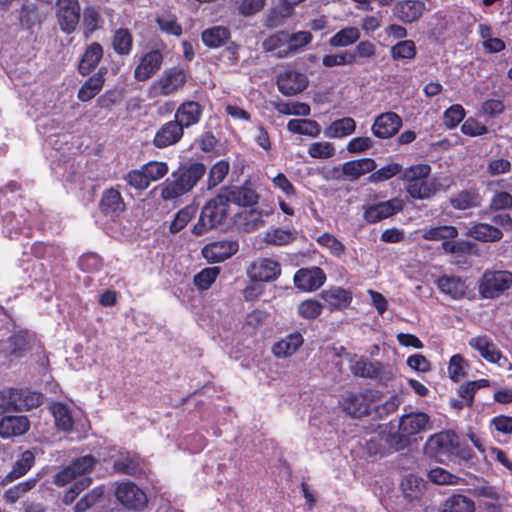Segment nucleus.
Instances as JSON below:
<instances>
[{"label": "nucleus", "mask_w": 512, "mask_h": 512, "mask_svg": "<svg viewBox=\"0 0 512 512\" xmlns=\"http://www.w3.org/2000/svg\"><path fill=\"white\" fill-rule=\"evenodd\" d=\"M207 168L199 161L181 163L160 186L164 201L175 200L191 192L206 174Z\"/></svg>", "instance_id": "nucleus-1"}, {"label": "nucleus", "mask_w": 512, "mask_h": 512, "mask_svg": "<svg viewBox=\"0 0 512 512\" xmlns=\"http://www.w3.org/2000/svg\"><path fill=\"white\" fill-rule=\"evenodd\" d=\"M431 166L426 163L411 165L402 170L400 179L405 183V190L412 199L425 200L437 192L434 182H428Z\"/></svg>", "instance_id": "nucleus-2"}, {"label": "nucleus", "mask_w": 512, "mask_h": 512, "mask_svg": "<svg viewBox=\"0 0 512 512\" xmlns=\"http://www.w3.org/2000/svg\"><path fill=\"white\" fill-rule=\"evenodd\" d=\"M230 214V206L227 199L220 192L203 206L197 223L192 228V233L201 236L208 231L223 225Z\"/></svg>", "instance_id": "nucleus-3"}, {"label": "nucleus", "mask_w": 512, "mask_h": 512, "mask_svg": "<svg viewBox=\"0 0 512 512\" xmlns=\"http://www.w3.org/2000/svg\"><path fill=\"white\" fill-rule=\"evenodd\" d=\"M430 416L425 412H412L400 418L396 449H404L411 443V437L431 428Z\"/></svg>", "instance_id": "nucleus-4"}, {"label": "nucleus", "mask_w": 512, "mask_h": 512, "mask_svg": "<svg viewBox=\"0 0 512 512\" xmlns=\"http://www.w3.org/2000/svg\"><path fill=\"white\" fill-rule=\"evenodd\" d=\"M456 440L457 434L451 430L433 434L424 445V453L439 463L447 464L453 460Z\"/></svg>", "instance_id": "nucleus-5"}, {"label": "nucleus", "mask_w": 512, "mask_h": 512, "mask_svg": "<svg viewBox=\"0 0 512 512\" xmlns=\"http://www.w3.org/2000/svg\"><path fill=\"white\" fill-rule=\"evenodd\" d=\"M190 75L189 72L179 66L167 68L161 76L153 82L150 93L153 96H170L182 90Z\"/></svg>", "instance_id": "nucleus-6"}, {"label": "nucleus", "mask_w": 512, "mask_h": 512, "mask_svg": "<svg viewBox=\"0 0 512 512\" xmlns=\"http://www.w3.org/2000/svg\"><path fill=\"white\" fill-rule=\"evenodd\" d=\"M512 286V272L508 270H486L479 282V293L483 298L493 299Z\"/></svg>", "instance_id": "nucleus-7"}, {"label": "nucleus", "mask_w": 512, "mask_h": 512, "mask_svg": "<svg viewBox=\"0 0 512 512\" xmlns=\"http://www.w3.org/2000/svg\"><path fill=\"white\" fill-rule=\"evenodd\" d=\"M55 17L63 33L67 35L74 33L81 19L79 0H56Z\"/></svg>", "instance_id": "nucleus-8"}, {"label": "nucleus", "mask_w": 512, "mask_h": 512, "mask_svg": "<svg viewBox=\"0 0 512 512\" xmlns=\"http://www.w3.org/2000/svg\"><path fill=\"white\" fill-rule=\"evenodd\" d=\"M220 193L225 196L229 205L233 203L241 207H252L259 201V194L250 180H245L240 186H224Z\"/></svg>", "instance_id": "nucleus-9"}, {"label": "nucleus", "mask_w": 512, "mask_h": 512, "mask_svg": "<svg viewBox=\"0 0 512 512\" xmlns=\"http://www.w3.org/2000/svg\"><path fill=\"white\" fill-rule=\"evenodd\" d=\"M404 202L395 197L387 201L364 205L363 218L369 224L378 223L401 212Z\"/></svg>", "instance_id": "nucleus-10"}, {"label": "nucleus", "mask_w": 512, "mask_h": 512, "mask_svg": "<svg viewBox=\"0 0 512 512\" xmlns=\"http://www.w3.org/2000/svg\"><path fill=\"white\" fill-rule=\"evenodd\" d=\"M117 500L128 510L142 511L147 506V496L133 482H122L115 490Z\"/></svg>", "instance_id": "nucleus-11"}, {"label": "nucleus", "mask_w": 512, "mask_h": 512, "mask_svg": "<svg viewBox=\"0 0 512 512\" xmlns=\"http://www.w3.org/2000/svg\"><path fill=\"white\" fill-rule=\"evenodd\" d=\"M351 372L356 377L373 379L384 386H387L393 378L391 369L379 361H356L351 367Z\"/></svg>", "instance_id": "nucleus-12"}, {"label": "nucleus", "mask_w": 512, "mask_h": 512, "mask_svg": "<svg viewBox=\"0 0 512 512\" xmlns=\"http://www.w3.org/2000/svg\"><path fill=\"white\" fill-rule=\"evenodd\" d=\"M164 55L159 49H151L145 52L134 69V78L139 82H145L153 77L162 67Z\"/></svg>", "instance_id": "nucleus-13"}, {"label": "nucleus", "mask_w": 512, "mask_h": 512, "mask_svg": "<svg viewBox=\"0 0 512 512\" xmlns=\"http://www.w3.org/2000/svg\"><path fill=\"white\" fill-rule=\"evenodd\" d=\"M185 129L175 119L162 124L154 134L152 144L155 148L164 149L178 144L184 137Z\"/></svg>", "instance_id": "nucleus-14"}, {"label": "nucleus", "mask_w": 512, "mask_h": 512, "mask_svg": "<svg viewBox=\"0 0 512 512\" xmlns=\"http://www.w3.org/2000/svg\"><path fill=\"white\" fill-rule=\"evenodd\" d=\"M101 214L105 217L115 219L127 209L126 203L117 187L104 189L98 203Z\"/></svg>", "instance_id": "nucleus-15"}, {"label": "nucleus", "mask_w": 512, "mask_h": 512, "mask_svg": "<svg viewBox=\"0 0 512 512\" xmlns=\"http://www.w3.org/2000/svg\"><path fill=\"white\" fill-rule=\"evenodd\" d=\"M2 397L8 398V403L13 410L23 411L31 410L42 404V394L38 392H28L18 388H9L1 391Z\"/></svg>", "instance_id": "nucleus-16"}, {"label": "nucleus", "mask_w": 512, "mask_h": 512, "mask_svg": "<svg viewBox=\"0 0 512 512\" xmlns=\"http://www.w3.org/2000/svg\"><path fill=\"white\" fill-rule=\"evenodd\" d=\"M326 281L324 270L318 266L301 268L294 275L295 286L305 292L319 289Z\"/></svg>", "instance_id": "nucleus-17"}, {"label": "nucleus", "mask_w": 512, "mask_h": 512, "mask_svg": "<svg viewBox=\"0 0 512 512\" xmlns=\"http://www.w3.org/2000/svg\"><path fill=\"white\" fill-rule=\"evenodd\" d=\"M239 249L236 240H220L206 244L202 248V256L209 263H219L233 256Z\"/></svg>", "instance_id": "nucleus-18"}, {"label": "nucleus", "mask_w": 512, "mask_h": 512, "mask_svg": "<svg viewBox=\"0 0 512 512\" xmlns=\"http://www.w3.org/2000/svg\"><path fill=\"white\" fill-rule=\"evenodd\" d=\"M402 127V118L395 112L378 115L371 127L372 133L379 139H388L398 133Z\"/></svg>", "instance_id": "nucleus-19"}, {"label": "nucleus", "mask_w": 512, "mask_h": 512, "mask_svg": "<svg viewBox=\"0 0 512 512\" xmlns=\"http://www.w3.org/2000/svg\"><path fill=\"white\" fill-rule=\"evenodd\" d=\"M145 461L137 453L121 452L114 460L113 470L117 474L139 476L145 473Z\"/></svg>", "instance_id": "nucleus-20"}, {"label": "nucleus", "mask_w": 512, "mask_h": 512, "mask_svg": "<svg viewBox=\"0 0 512 512\" xmlns=\"http://www.w3.org/2000/svg\"><path fill=\"white\" fill-rule=\"evenodd\" d=\"M308 81L304 74L287 70L277 77L278 90L285 96H294L307 88Z\"/></svg>", "instance_id": "nucleus-21"}, {"label": "nucleus", "mask_w": 512, "mask_h": 512, "mask_svg": "<svg viewBox=\"0 0 512 512\" xmlns=\"http://www.w3.org/2000/svg\"><path fill=\"white\" fill-rule=\"evenodd\" d=\"M204 107L194 100H185L175 110L174 119L184 129L197 125L203 116Z\"/></svg>", "instance_id": "nucleus-22"}, {"label": "nucleus", "mask_w": 512, "mask_h": 512, "mask_svg": "<svg viewBox=\"0 0 512 512\" xmlns=\"http://www.w3.org/2000/svg\"><path fill=\"white\" fill-rule=\"evenodd\" d=\"M107 73L108 68L101 66L94 74L89 75L77 92L78 100L88 102L96 97L105 85Z\"/></svg>", "instance_id": "nucleus-23"}, {"label": "nucleus", "mask_w": 512, "mask_h": 512, "mask_svg": "<svg viewBox=\"0 0 512 512\" xmlns=\"http://www.w3.org/2000/svg\"><path fill=\"white\" fill-rule=\"evenodd\" d=\"M280 274V264L270 258H263L253 263L248 270L250 279L255 282H270L277 279Z\"/></svg>", "instance_id": "nucleus-24"}, {"label": "nucleus", "mask_w": 512, "mask_h": 512, "mask_svg": "<svg viewBox=\"0 0 512 512\" xmlns=\"http://www.w3.org/2000/svg\"><path fill=\"white\" fill-rule=\"evenodd\" d=\"M30 429V420L25 415H4L0 419V437L9 439L26 434Z\"/></svg>", "instance_id": "nucleus-25"}, {"label": "nucleus", "mask_w": 512, "mask_h": 512, "mask_svg": "<svg viewBox=\"0 0 512 512\" xmlns=\"http://www.w3.org/2000/svg\"><path fill=\"white\" fill-rule=\"evenodd\" d=\"M103 55V46L99 42L90 43L78 61L77 72L83 77L89 76L99 65Z\"/></svg>", "instance_id": "nucleus-26"}, {"label": "nucleus", "mask_w": 512, "mask_h": 512, "mask_svg": "<svg viewBox=\"0 0 512 512\" xmlns=\"http://www.w3.org/2000/svg\"><path fill=\"white\" fill-rule=\"evenodd\" d=\"M425 8L421 0H402L395 4L393 14L399 21L410 24L421 18Z\"/></svg>", "instance_id": "nucleus-27"}, {"label": "nucleus", "mask_w": 512, "mask_h": 512, "mask_svg": "<svg viewBox=\"0 0 512 512\" xmlns=\"http://www.w3.org/2000/svg\"><path fill=\"white\" fill-rule=\"evenodd\" d=\"M47 18V8L34 2L26 1L22 4L19 20L22 27L32 29L41 25Z\"/></svg>", "instance_id": "nucleus-28"}, {"label": "nucleus", "mask_w": 512, "mask_h": 512, "mask_svg": "<svg viewBox=\"0 0 512 512\" xmlns=\"http://www.w3.org/2000/svg\"><path fill=\"white\" fill-rule=\"evenodd\" d=\"M330 311L340 310L348 307L352 302V293L342 287H331L320 293Z\"/></svg>", "instance_id": "nucleus-29"}, {"label": "nucleus", "mask_w": 512, "mask_h": 512, "mask_svg": "<svg viewBox=\"0 0 512 512\" xmlns=\"http://www.w3.org/2000/svg\"><path fill=\"white\" fill-rule=\"evenodd\" d=\"M111 47L114 53L120 57L129 56L134 47V37L129 28L120 27L113 31Z\"/></svg>", "instance_id": "nucleus-30"}, {"label": "nucleus", "mask_w": 512, "mask_h": 512, "mask_svg": "<svg viewBox=\"0 0 512 512\" xmlns=\"http://www.w3.org/2000/svg\"><path fill=\"white\" fill-rule=\"evenodd\" d=\"M304 342L300 332L295 331L285 338L277 341L272 346V352L277 358H287L296 353Z\"/></svg>", "instance_id": "nucleus-31"}, {"label": "nucleus", "mask_w": 512, "mask_h": 512, "mask_svg": "<svg viewBox=\"0 0 512 512\" xmlns=\"http://www.w3.org/2000/svg\"><path fill=\"white\" fill-rule=\"evenodd\" d=\"M449 203L455 210H468L480 207L482 197L476 188L464 189L451 197Z\"/></svg>", "instance_id": "nucleus-32"}, {"label": "nucleus", "mask_w": 512, "mask_h": 512, "mask_svg": "<svg viewBox=\"0 0 512 512\" xmlns=\"http://www.w3.org/2000/svg\"><path fill=\"white\" fill-rule=\"evenodd\" d=\"M231 38V31L225 26H213L201 32L203 44L210 49H217L224 46Z\"/></svg>", "instance_id": "nucleus-33"}, {"label": "nucleus", "mask_w": 512, "mask_h": 512, "mask_svg": "<svg viewBox=\"0 0 512 512\" xmlns=\"http://www.w3.org/2000/svg\"><path fill=\"white\" fill-rule=\"evenodd\" d=\"M438 289L452 299H461L465 296L468 286L465 280L456 276H441L436 281Z\"/></svg>", "instance_id": "nucleus-34"}, {"label": "nucleus", "mask_w": 512, "mask_h": 512, "mask_svg": "<svg viewBox=\"0 0 512 512\" xmlns=\"http://www.w3.org/2000/svg\"><path fill=\"white\" fill-rule=\"evenodd\" d=\"M469 345L473 349L477 350L480 355L488 362L498 363L502 358L501 351L486 335L472 338L469 341Z\"/></svg>", "instance_id": "nucleus-35"}, {"label": "nucleus", "mask_w": 512, "mask_h": 512, "mask_svg": "<svg viewBox=\"0 0 512 512\" xmlns=\"http://www.w3.org/2000/svg\"><path fill=\"white\" fill-rule=\"evenodd\" d=\"M467 235L476 241L486 243L501 240L503 232L496 226L484 222H478L469 228Z\"/></svg>", "instance_id": "nucleus-36"}, {"label": "nucleus", "mask_w": 512, "mask_h": 512, "mask_svg": "<svg viewBox=\"0 0 512 512\" xmlns=\"http://www.w3.org/2000/svg\"><path fill=\"white\" fill-rule=\"evenodd\" d=\"M35 464V454L31 450H25L15 461L10 472L6 475L3 482H13L28 473Z\"/></svg>", "instance_id": "nucleus-37"}, {"label": "nucleus", "mask_w": 512, "mask_h": 512, "mask_svg": "<svg viewBox=\"0 0 512 512\" xmlns=\"http://www.w3.org/2000/svg\"><path fill=\"white\" fill-rule=\"evenodd\" d=\"M376 167L377 163L374 159L361 158L345 162L342 166V172L345 176L356 180L364 174H371V172L374 171Z\"/></svg>", "instance_id": "nucleus-38"}, {"label": "nucleus", "mask_w": 512, "mask_h": 512, "mask_svg": "<svg viewBox=\"0 0 512 512\" xmlns=\"http://www.w3.org/2000/svg\"><path fill=\"white\" fill-rule=\"evenodd\" d=\"M341 405L347 414L355 418H361L370 414L361 393L347 392L342 398Z\"/></svg>", "instance_id": "nucleus-39"}, {"label": "nucleus", "mask_w": 512, "mask_h": 512, "mask_svg": "<svg viewBox=\"0 0 512 512\" xmlns=\"http://www.w3.org/2000/svg\"><path fill=\"white\" fill-rule=\"evenodd\" d=\"M400 487L404 498L408 501H413L422 497L426 483L421 477L410 473L402 479Z\"/></svg>", "instance_id": "nucleus-40"}, {"label": "nucleus", "mask_w": 512, "mask_h": 512, "mask_svg": "<svg viewBox=\"0 0 512 512\" xmlns=\"http://www.w3.org/2000/svg\"><path fill=\"white\" fill-rule=\"evenodd\" d=\"M49 410L54 417V422L58 430L67 433L73 430L74 421L72 413L65 403L53 402Z\"/></svg>", "instance_id": "nucleus-41"}, {"label": "nucleus", "mask_w": 512, "mask_h": 512, "mask_svg": "<svg viewBox=\"0 0 512 512\" xmlns=\"http://www.w3.org/2000/svg\"><path fill=\"white\" fill-rule=\"evenodd\" d=\"M356 130V121L352 117H343L332 121L324 129L328 138H344L353 134Z\"/></svg>", "instance_id": "nucleus-42"}, {"label": "nucleus", "mask_w": 512, "mask_h": 512, "mask_svg": "<svg viewBox=\"0 0 512 512\" xmlns=\"http://www.w3.org/2000/svg\"><path fill=\"white\" fill-rule=\"evenodd\" d=\"M82 24L84 36L89 37L103 27V18L100 8L95 5L86 6L83 10Z\"/></svg>", "instance_id": "nucleus-43"}, {"label": "nucleus", "mask_w": 512, "mask_h": 512, "mask_svg": "<svg viewBox=\"0 0 512 512\" xmlns=\"http://www.w3.org/2000/svg\"><path fill=\"white\" fill-rule=\"evenodd\" d=\"M289 132L298 135L318 137L321 127L317 121L312 119H290L287 123Z\"/></svg>", "instance_id": "nucleus-44"}, {"label": "nucleus", "mask_w": 512, "mask_h": 512, "mask_svg": "<svg viewBox=\"0 0 512 512\" xmlns=\"http://www.w3.org/2000/svg\"><path fill=\"white\" fill-rule=\"evenodd\" d=\"M403 166L397 162H389L380 169H375L368 176L367 180L369 183L378 184L384 181L390 180L391 178L401 175Z\"/></svg>", "instance_id": "nucleus-45"}, {"label": "nucleus", "mask_w": 512, "mask_h": 512, "mask_svg": "<svg viewBox=\"0 0 512 512\" xmlns=\"http://www.w3.org/2000/svg\"><path fill=\"white\" fill-rule=\"evenodd\" d=\"M38 478H29L25 481L19 482L16 485L8 488L4 493V500L7 503L13 504L23 497L27 492L31 491L37 485Z\"/></svg>", "instance_id": "nucleus-46"}, {"label": "nucleus", "mask_w": 512, "mask_h": 512, "mask_svg": "<svg viewBox=\"0 0 512 512\" xmlns=\"http://www.w3.org/2000/svg\"><path fill=\"white\" fill-rule=\"evenodd\" d=\"M160 31L167 35L180 37L183 34L182 25L178 22L174 14L167 13L155 18Z\"/></svg>", "instance_id": "nucleus-47"}, {"label": "nucleus", "mask_w": 512, "mask_h": 512, "mask_svg": "<svg viewBox=\"0 0 512 512\" xmlns=\"http://www.w3.org/2000/svg\"><path fill=\"white\" fill-rule=\"evenodd\" d=\"M230 170V163L227 160H219L211 166L207 177V187L212 189L224 181Z\"/></svg>", "instance_id": "nucleus-48"}, {"label": "nucleus", "mask_w": 512, "mask_h": 512, "mask_svg": "<svg viewBox=\"0 0 512 512\" xmlns=\"http://www.w3.org/2000/svg\"><path fill=\"white\" fill-rule=\"evenodd\" d=\"M295 232L283 228H270L264 236L267 244L275 246H284L295 240Z\"/></svg>", "instance_id": "nucleus-49"}, {"label": "nucleus", "mask_w": 512, "mask_h": 512, "mask_svg": "<svg viewBox=\"0 0 512 512\" xmlns=\"http://www.w3.org/2000/svg\"><path fill=\"white\" fill-rule=\"evenodd\" d=\"M458 236V230L451 225H440L424 230L422 238L428 241L451 240Z\"/></svg>", "instance_id": "nucleus-50"}, {"label": "nucleus", "mask_w": 512, "mask_h": 512, "mask_svg": "<svg viewBox=\"0 0 512 512\" xmlns=\"http://www.w3.org/2000/svg\"><path fill=\"white\" fill-rule=\"evenodd\" d=\"M360 38V31L356 27H347L333 35L329 44L333 47H346L354 44Z\"/></svg>", "instance_id": "nucleus-51"}, {"label": "nucleus", "mask_w": 512, "mask_h": 512, "mask_svg": "<svg viewBox=\"0 0 512 512\" xmlns=\"http://www.w3.org/2000/svg\"><path fill=\"white\" fill-rule=\"evenodd\" d=\"M393 60H413L417 54V48L413 40H401L391 47Z\"/></svg>", "instance_id": "nucleus-52"}, {"label": "nucleus", "mask_w": 512, "mask_h": 512, "mask_svg": "<svg viewBox=\"0 0 512 512\" xmlns=\"http://www.w3.org/2000/svg\"><path fill=\"white\" fill-rule=\"evenodd\" d=\"M474 502L464 495H453L445 501L443 512H474Z\"/></svg>", "instance_id": "nucleus-53"}, {"label": "nucleus", "mask_w": 512, "mask_h": 512, "mask_svg": "<svg viewBox=\"0 0 512 512\" xmlns=\"http://www.w3.org/2000/svg\"><path fill=\"white\" fill-rule=\"evenodd\" d=\"M197 207L194 205H187L180 209L172 220L169 231L173 234L180 232L184 229L191 219L195 216Z\"/></svg>", "instance_id": "nucleus-54"}, {"label": "nucleus", "mask_w": 512, "mask_h": 512, "mask_svg": "<svg viewBox=\"0 0 512 512\" xmlns=\"http://www.w3.org/2000/svg\"><path fill=\"white\" fill-rule=\"evenodd\" d=\"M123 97L122 89L117 87L108 89L97 98L96 106L100 109L111 111L113 107L122 102Z\"/></svg>", "instance_id": "nucleus-55"}, {"label": "nucleus", "mask_w": 512, "mask_h": 512, "mask_svg": "<svg viewBox=\"0 0 512 512\" xmlns=\"http://www.w3.org/2000/svg\"><path fill=\"white\" fill-rule=\"evenodd\" d=\"M220 272V267L204 268L194 276V285L201 291L207 290L216 281Z\"/></svg>", "instance_id": "nucleus-56"}, {"label": "nucleus", "mask_w": 512, "mask_h": 512, "mask_svg": "<svg viewBox=\"0 0 512 512\" xmlns=\"http://www.w3.org/2000/svg\"><path fill=\"white\" fill-rule=\"evenodd\" d=\"M237 216L239 220H243V222H239V226H241L245 232H252L264 224L262 213L253 208L249 211L239 213Z\"/></svg>", "instance_id": "nucleus-57"}, {"label": "nucleus", "mask_w": 512, "mask_h": 512, "mask_svg": "<svg viewBox=\"0 0 512 512\" xmlns=\"http://www.w3.org/2000/svg\"><path fill=\"white\" fill-rule=\"evenodd\" d=\"M274 108L284 115H298L307 117L311 114V108L307 103L303 102H279L274 105Z\"/></svg>", "instance_id": "nucleus-58"}, {"label": "nucleus", "mask_w": 512, "mask_h": 512, "mask_svg": "<svg viewBox=\"0 0 512 512\" xmlns=\"http://www.w3.org/2000/svg\"><path fill=\"white\" fill-rule=\"evenodd\" d=\"M322 310V304L315 299H306L297 307L299 316L306 320H314L318 318L321 315Z\"/></svg>", "instance_id": "nucleus-59"}, {"label": "nucleus", "mask_w": 512, "mask_h": 512, "mask_svg": "<svg viewBox=\"0 0 512 512\" xmlns=\"http://www.w3.org/2000/svg\"><path fill=\"white\" fill-rule=\"evenodd\" d=\"M97 460L92 455H85L79 458L74 459L68 466L71 468L76 477L85 475L91 472Z\"/></svg>", "instance_id": "nucleus-60"}, {"label": "nucleus", "mask_w": 512, "mask_h": 512, "mask_svg": "<svg viewBox=\"0 0 512 512\" xmlns=\"http://www.w3.org/2000/svg\"><path fill=\"white\" fill-rule=\"evenodd\" d=\"M466 112L462 105L454 104L445 110L443 114L444 125L448 129L457 127L465 118Z\"/></svg>", "instance_id": "nucleus-61"}, {"label": "nucleus", "mask_w": 512, "mask_h": 512, "mask_svg": "<svg viewBox=\"0 0 512 512\" xmlns=\"http://www.w3.org/2000/svg\"><path fill=\"white\" fill-rule=\"evenodd\" d=\"M431 482L438 485H455L459 483L460 477L450 473L444 468H433L428 472Z\"/></svg>", "instance_id": "nucleus-62"}, {"label": "nucleus", "mask_w": 512, "mask_h": 512, "mask_svg": "<svg viewBox=\"0 0 512 512\" xmlns=\"http://www.w3.org/2000/svg\"><path fill=\"white\" fill-rule=\"evenodd\" d=\"M141 167L150 183L163 178L169 171L168 164L162 161H150Z\"/></svg>", "instance_id": "nucleus-63"}, {"label": "nucleus", "mask_w": 512, "mask_h": 512, "mask_svg": "<svg viewBox=\"0 0 512 512\" xmlns=\"http://www.w3.org/2000/svg\"><path fill=\"white\" fill-rule=\"evenodd\" d=\"M102 264V258L93 252L84 253L78 260V268L87 273L100 270Z\"/></svg>", "instance_id": "nucleus-64"}]
</instances>
